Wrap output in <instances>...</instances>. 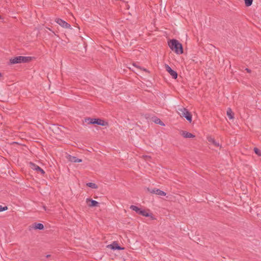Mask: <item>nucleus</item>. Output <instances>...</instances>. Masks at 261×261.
I'll use <instances>...</instances> for the list:
<instances>
[{
    "label": "nucleus",
    "instance_id": "1",
    "mask_svg": "<svg viewBox=\"0 0 261 261\" xmlns=\"http://www.w3.org/2000/svg\"><path fill=\"white\" fill-rule=\"evenodd\" d=\"M168 43L170 49L176 54H182L184 53L182 45L177 40L170 39L168 41Z\"/></svg>",
    "mask_w": 261,
    "mask_h": 261
},
{
    "label": "nucleus",
    "instance_id": "2",
    "mask_svg": "<svg viewBox=\"0 0 261 261\" xmlns=\"http://www.w3.org/2000/svg\"><path fill=\"white\" fill-rule=\"evenodd\" d=\"M32 60V57H31L17 56L10 59L9 65L29 63Z\"/></svg>",
    "mask_w": 261,
    "mask_h": 261
},
{
    "label": "nucleus",
    "instance_id": "3",
    "mask_svg": "<svg viewBox=\"0 0 261 261\" xmlns=\"http://www.w3.org/2000/svg\"><path fill=\"white\" fill-rule=\"evenodd\" d=\"M179 114L180 116L185 117L189 122H191L192 120V115L191 113L185 108L179 109Z\"/></svg>",
    "mask_w": 261,
    "mask_h": 261
},
{
    "label": "nucleus",
    "instance_id": "4",
    "mask_svg": "<svg viewBox=\"0 0 261 261\" xmlns=\"http://www.w3.org/2000/svg\"><path fill=\"white\" fill-rule=\"evenodd\" d=\"M130 208L133 211H135L137 214L140 215L141 216L146 217H148L150 216L149 214L146 212L144 210H142L136 205H130Z\"/></svg>",
    "mask_w": 261,
    "mask_h": 261
},
{
    "label": "nucleus",
    "instance_id": "5",
    "mask_svg": "<svg viewBox=\"0 0 261 261\" xmlns=\"http://www.w3.org/2000/svg\"><path fill=\"white\" fill-rule=\"evenodd\" d=\"M30 168L33 170H35L38 173L40 172L42 175H44L45 172V171L39 166L35 164V163L30 162L29 163Z\"/></svg>",
    "mask_w": 261,
    "mask_h": 261
},
{
    "label": "nucleus",
    "instance_id": "6",
    "mask_svg": "<svg viewBox=\"0 0 261 261\" xmlns=\"http://www.w3.org/2000/svg\"><path fill=\"white\" fill-rule=\"evenodd\" d=\"M33 229L43 230L44 229V226L43 224L42 223L35 222L29 226V230L30 231H31Z\"/></svg>",
    "mask_w": 261,
    "mask_h": 261
},
{
    "label": "nucleus",
    "instance_id": "7",
    "mask_svg": "<svg viewBox=\"0 0 261 261\" xmlns=\"http://www.w3.org/2000/svg\"><path fill=\"white\" fill-rule=\"evenodd\" d=\"M55 21L64 28L69 29L71 25L61 18H56Z\"/></svg>",
    "mask_w": 261,
    "mask_h": 261
},
{
    "label": "nucleus",
    "instance_id": "8",
    "mask_svg": "<svg viewBox=\"0 0 261 261\" xmlns=\"http://www.w3.org/2000/svg\"><path fill=\"white\" fill-rule=\"evenodd\" d=\"M165 68L166 71L170 74V75L174 79H176L178 76V74L176 71L172 69L167 64L165 65Z\"/></svg>",
    "mask_w": 261,
    "mask_h": 261
},
{
    "label": "nucleus",
    "instance_id": "9",
    "mask_svg": "<svg viewBox=\"0 0 261 261\" xmlns=\"http://www.w3.org/2000/svg\"><path fill=\"white\" fill-rule=\"evenodd\" d=\"M107 248H111L112 250H123L124 248L121 247L119 245L118 243L116 241H114L111 244L108 245Z\"/></svg>",
    "mask_w": 261,
    "mask_h": 261
},
{
    "label": "nucleus",
    "instance_id": "10",
    "mask_svg": "<svg viewBox=\"0 0 261 261\" xmlns=\"http://www.w3.org/2000/svg\"><path fill=\"white\" fill-rule=\"evenodd\" d=\"M94 124H97L101 126H108V122L100 118H95L93 120Z\"/></svg>",
    "mask_w": 261,
    "mask_h": 261
},
{
    "label": "nucleus",
    "instance_id": "11",
    "mask_svg": "<svg viewBox=\"0 0 261 261\" xmlns=\"http://www.w3.org/2000/svg\"><path fill=\"white\" fill-rule=\"evenodd\" d=\"M86 202L88 206L91 207L99 206V203L97 201L90 198L86 199Z\"/></svg>",
    "mask_w": 261,
    "mask_h": 261
},
{
    "label": "nucleus",
    "instance_id": "12",
    "mask_svg": "<svg viewBox=\"0 0 261 261\" xmlns=\"http://www.w3.org/2000/svg\"><path fill=\"white\" fill-rule=\"evenodd\" d=\"M68 160L73 163H81L82 162V159H78L76 156L71 155H68L67 157Z\"/></svg>",
    "mask_w": 261,
    "mask_h": 261
},
{
    "label": "nucleus",
    "instance_id": "13",
    "mask_svg": "<svg viewBox=\"0 0 261 261\" xmlns=\"http://www.w3.org/2000/svg\"><path fill=\"white\" fill-rule=\"evenodd\" d=\"M181 135L184 138H191L195 137V136L193 134H192L190 133H189L187 131H185V130L181 131Z\"/></svg>",
    "mask_w": 261,
    "mask_h": 261
},
{
    "label": "nucleus",
    "instance_id": "14",
    "mask_svg": "<svg viewBox=\"0 0 261 261\" xmlns=\"http://www.w3.org/2000/svg\"><path fill=\"white\" fill-rule=\"evenodd\" d=\"M207 140L209 142L213 144L215 147L220 146V143L218 142H217L214 138L211 137H207Z\"/></svg>",
    "mask_w": 261,
    "mask_h": 261
},
{
    "label": "nucleus",
    "instance_id": "15",
    "mask_svg": "<svg viewBox=\"0 0 261 261\" xmlns=\"http://www.w3.org/2000/svg\"><path fill=\"white\" fill-rule=\"evenodd\" d=\"M152 121L156 124H160L162 126H164L165 124L161 119L157 117H154L152 118Z\"/></svg>",
    "mask_w": 261,
    "mask_h": 261
},
{
    "label": "nucleus",
    "instance_id": "16",
    "mask_svg": "<svg viewBox=\"0 0 261 261\" xmlns=\"http://www.w3.org/2000/svg\"><path fill=\"white\" fill-rule=\"evenodd\" d=\"M227 115L230 119L234 118V113L230 108H228L227 110Z\"/></svg>",
    "mask_w": 261,
    "mask_h": 261
},
{
    "label": "nucleus",
    "instance_id": "17",
    "mask_svg": "<svg viewBox=\"0 0 261 261\" xmlns=\"http://www.w3.org/2000/svg\"><path fill=\"white\" fill-rule=\"evenodd\" d=\"M87 186H88V187H90L92 189H97L98 188L97 185L96 184H95V183H93V182L87 183Z\"/></svg>",
    "mask_w": 261,
    "mask_h": 261
},
{
    "label": "nucleus",
    "instance_id": "18",
    "mask_svg": "<svg viewBox=\"0 0 261 261\" xmlns=\"http://www.w3.org/2000/svg\"><path fill=\"white\" fill-rule=\"evenodd\" d=\"M155 191H156L155 194L156 195L160 196H165L166 195V193L165 192L161 190L160 189H157L155 190Z\"/></svg>",
    "mask_w": 261,
    "mask_h": 261
},
{
    "label": "nucleus",
    "instance_id": "19",
    "mask_svg": "<svg viewBox=\"0 0 261 261\" xmlns=\"http://www.w3.org/2000/svg\"><path fill=\"white\" fill-rule=\"evenodd\" d=\"M95 118H91L90 117L85 118V122H87L89 124H94L93 120Z\"/></svg>",
    "mask_w": 261,
    "mask_h": 261
},
{
    "label": "nucleus",
    "instance_id": "20",
    "mask_svg": "<svg viewBox=\"0 0 261 261\" xmlns=\"http://www.w3.org/2000/svg\"><path fill=\"white\" fill-rule=\"evenodd\" d=\"M254 153L258 156H261V150L257 147H254L253 149Z\"/></svg>",
    "mask_w": 261,
    "mask_h": 261
},
{
    "label": "nucleus",
    "instance_id": "21",
    "mask_svg": "<svg viewBox=\"0 0 261 261\" xmlns=\"http://www.w3.org/2000/svg\"><path fill=\"white\" fill-rule=\"evenodd\" d=\"M246 7H249L252 4L253 0H244Z\"/></svg>",
    "mask_w": 261,
    "mask_h": 261
},
{
    "label": "nucleus",
    "instance_id": "22",
    "mask_svg": "<svg viewBox=\"0 0 261 261\" xmlns=\"http://www.w3.org/2000/svg\"><path fill=\"white\" fill-rule=\"evenodd\" d=\"M8 207L7 206H3L0 205V212L6 211L8 210Z\"/></svg>",
    "mask_w": 261,
    "mask_h": 261
},
{
    "label": "nucleus",
    "instance_id": "23",
    "mask_svg": "<svg viewBox=\"0 0 261 261\" xmlns=\"http://www.w3.org/2000/svg\"><path fill=\"white\" fill-rule=\"evenodd\" d=\"M156 189H157V188H153V189L151 190V189H150L149 188H147V191H149L151 193L156 194V191H155V190H156Z\"/></svg>",
    "mask_w": 261,
    "mask_h": 261
},
{
    "label": "nucleus",
    "instance_id": "24",
    "mask_svg": "<svg viewBox=\"0 0 261 261\" xmlns=\"http://www.w3.org/2000/svg\"><path fill=\"white\" fill-rule=\"evenodd\" d=\"M133 65L135 67H136V68H138V69H141V67L139 66L138 64H137V63L136 62H134L133 63Z\"/></svg>",
    "mask_w": 261,
    "mask_h": 261
},
{
    "label": "nucleus",
    "instance_id": "25",
    "mask_svg": "<svg viewBox=\"0 0 261 261\" xmlns=\"http://www.w3.org/2000/svg\"><path fill=\"white\" fill-rule=\"evenodd\" d=\"M140 69L141 70H142V71H145V72H146V73H150L149 71L147 69L145 68H144V67H141V69Z\"/></svg>",
    "mask_w": 261,
    "mask_h": 261
},
{
    "label": "nucleus",
    "instance_id": "26",
    "mask_svg": "<svg viewBox=\"0 0 261 261\" xmlns=\"http://www.w3.org/2000/svg\"><path fill=\"white\" fill-rule=\"evenodd\" d=\"M149 215H150L149 217L151 218V219L152 220H154V219H155V218L153 216V215H152V213L149 214Z\"/></svg>",
    "mask_w": 261,
    "mask_h": 261
},
{
    "label": "nucleus",
    "instance_id": "27",
    "mask_svg": "<svg viewBox=\"0 0 261 261\" xmlns=\"http://www.w3.org/2000/svg\"><path fill=\"white\" fill-rule=\"evenodd\" d=\"M245 70H246L247 72H248V73H250L251 71V70L250 69H249V68H246Z\"/></svg>",
    "mask_w": 261,
    "mask_h": 261
},
{
    "label": "nucleus",
    "instance_id": "28",
    "mask_svg": "<svg viewBox=\"0 0 261 261\" xmlns=\"http://www.w3.org/2000/svg\"><path fill=\"white\" fill-rule=\"evenodd\" d=\"M84 45H85V48H86V47L87 46V44L86 43L84 42Z\"/></svg>",
    "mask_w": 261,
    "mask_h": 261
},
{
    "label": "nucleus",
    "instance_id": "29",
    "mask_svg": "<svg viewBox=\"0 0 261 261\" xmlns=\"http://www.w3.org/2000/svg\"><path fill=\"white\" fill-rule=\"evenodd\" d=\"M50 256H51V255H50V254L47 255L46 256V257L47 258H48V257H50Z\"/></svg>",
    "mask_w": 261,
    "mask_h": 261
},
{
    "label": "nucleus",
    "instance_id": "30",
    "mask_svg": "<svg viewBox=\"0 0 261 261\" xmlns=\"http://www.w3.org/2000/svg\"><path fill=\"white\" fill-rule=\"evenodd\" d=\"M2 76V74L0 72V77Z\"/></svg>",
    "mask_w": 261,
    "mask_h": 261
},
{
    "label": "nucleus",
    "instance_id": "31",
    "mask_svg": "<svg viewBox=\"0 0 261 261\" xmlns=\"http://www.w3.org/2000/svg\"><path fill=\"white\" fill-rule=\"evenodd\" d=\"M2 18L1 16L0 15V19Z\"/></svg>",
    "mask_w": 261,
    "mask_h": 261
}]
</instances>
